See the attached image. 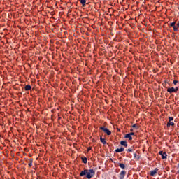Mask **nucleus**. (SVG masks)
Wrapping results in <instances>:
<instances>
[{
    "instance_id": "obj_1",
    "label": "nucleus",
    "mask_w": 179,
    "mask_h": 179,
    "mask_svg": "<svg viewBox=\"0 0 179 179\" xmlns=\"http://www.w3.org/2000/svg\"><path fill=\"white\" fill-rule=\"evenodd\" d=\"M96 173V171L94 169H85L82 171L80 173V177H83L86 176V178L91 179L92 177H94V174Z\"/></svg>"
},
{
    "instance_id": "obj_2",
    "label": "nucleus",
    "mask_w": 179,
    "mask_h": 179,
    "mask_svg": "<svg viewBox=\"0 0 179 179\" xmlns=\"http://www.w3.org/2000/svg\"><path fill=\"white\" fill-rule=\"evenodd\" d=\"M100 129L101 131H103V132H105V134H106V135H111V131H110V129H108L107 127H100Z\"/></svg>"
},
{
    "instance_id": "obj_3",
    "label": "nucleus",
    "mask_w": 179,
    "mask_h": 179,
    "mask_svg": "<svg viewBox=\"0 0 179 179\" xmlns=\"http://www.w3.org/2000/svg\"><path fill=\"white\" fill-rule=\"evenodd\" d=\"M169 26L173 27L174 31H178V27H176V22L171 23Z\"/></svg>"
},
{
    "instance_id": "obj_4",
    "label": "nucleus",
    "mask_w": 179,
    "mask_h": 179,
    "mask_svg": "<svg viewBox=\"0 0 179 179\" xmlns=\"http://www.w3.org/2000/svg\"><path fill=\"white\" fill-rule=\"evenodd\" d=\"M159 155L162 156V159H167V152H163V151H159Z\"/></svg>"
},
{
    "instance_id": "obj_5",
    "label": "nucleus",
    "mask_w": 179,
    "mask_h": 179,
    "mask_svg": "<svg viewBox=\"0 0 179 179\" xmlns=\"http://www.w3.org/2000/svg\"><path fill=\"white\" fill-rule=\"evenodd\" d=\"M157 171H159V169L155 168V170L150 171V175L152 176V177H155V176L157 174Z\"/></svg>"
},
{
    "instance_id": "obj_6",
    "label": "nucleus",
    "mask_w": 179,
    "mask_h": 179,
    "mask_svg": "<svg viewBox=\"0 0 179 179\" xmlns=\"http://www.w3.org/2000/svg\"><path fill=\"white\" fill-rule=\"evenodd\" d=\"M167 92L168 93H176V89L173 87H172L171 88H168Z\"/></svg>"
},
{
    "instance_id": "obj_7",
    "label": "nucleus",
    "mask_w": 179,
    "mask_h": 179,
    "mask_svg": "<svg viewBox=\"0 0 179 179\" xmlns=\"http://www.w3.org/2000/svg\"><path fill=\"white\" fill-rule=\"evenodd\" d=\"M120 145H122V146H124V148H128V143H127V141H120Z\"/></svg>"
},
{
    "instance_id": "obj_8",
    "label": "nucleus",
    "mask_w": 179,
    "mask_h": 179,
    "mask_svg": "<svg viewBox=\"0 0 179 179\" xmlns=\"http://www.w3.org/2000/svg\"><path fill=\"white\" fill-rule=\"evenodd\" d=\"M124 147H121L120 148H117L115 150L116 153H121V152H124Z\"/></svg>"
},
{
    "instance_id": "obj_9",
    "label": "nucleus",
    "mask_w": 179,
    "mask_h": 179,
    "mask_svg": "<svg viewBox=\"0 0 179 179\" xmlns=\"http://www.w3.org/2000/svg\"><path fill=\"white\" fill-rule=\"evenodd\" d=\"M100 141L103 145H107V142L106 141V138H103L102 136L100 137Z\"/></svg>"
},
{
    "instance_id": "obj_10",
    "label": "nucleus",
    "mask_w": 179,
    "mask_h": 179,
    "mask_svg": "<svg viewBox=\"0 0 179 179\" xmlns=\"http://www.w3.org/2000/svg\"><path fill=\"white\" fill-rule=\"evenodd\" d=\"M124 138L129 139V141H132V136L129 134H126Z\"/></svg>"
},
{
    "instance_id": "obj_11",
    "label": "nucleus",
    "mask_w": 179,
    "mask_h": 179,
    "mask_svg": "<svg viewBox=\"0 0 179 179\" xmlns=\"http://www.w3.org/2000/svg\"><path fill=\"white\" fill-rule=\"evenodd\" d=\"M81 160L84 164H86L87 163V158L86 157H81Z\"/></svg>"
},
{
    "instance_id": "obj_12",
    "label": "nucleus",
    "mask_w": 179,
    "mask_h": 179,
    "mask_svg": "<svg viewBox=\"0 0 179 179\" xmlns=\"http://www.w3.org/2000/svg\"><path fill=\"white\" fill-rule=\"evenodd\" d=\"M24 89L27 91L31 90V85H27L25 86Z\"/></svg>"
},
{
    "instance_id": "obj_13",
    "label": "nucleus",
    "mask_w": 179,
    "mask_h": 179,
    "mask_svg": "<svg viewBox=\"0 0 179 179\" xmlns=\"http://www.w3.org/2000/svg\"><path fill=\"white\" fill-rule=\"evenodd\" d=\"M29 160V163L28 164V166L29 167H31V166H33V158H31Z\"/></svg>"
},
{
    "instance_id": "obj_14",
    "label": "nucleus",
    "mask_w": 179,
    "mask_h": 179,
    "mask_svg": "<svg viewBox=\"0 0 179 179\" xmlns=\"http://www.w3.org/2000/svg\"><path fill=\"white\" fill-rule=\"evenodd\" d=\"M80 2L83 6H86V0H80Z\"/></svg>"
},
{
    "instance_id": "obj_15",
    "label": "nucleus",
    "mask_w": 179,
    "mask_h": 179,
    "mask_svg": "<svg viewBox=\"0 0 179 179\" xmlns=\"http://www.w3.org/2000/svg\"><path fill=\"white\" fill-rule=\"evenodd\" d=\"M125 174H127V172L125 171H122L120 172V177H124Z\"/></svg>"
},
{
    "instance_id": "obj_16",
    "label": "nucleus",
    "mask_w": 179,
    "mask_h": 179,
    "mask_svg": "<svg viewBox=\"0 0 179 179\" xmlns=\"http://www.w3.org/2000/svg\"><path fill=\"white\" fill-rule=\"evenodd\" d=\"M171 125L172 127H173L174 122H168L167 124H166V126H167V127H170Z\"/></svg>"
},
{
    "instance_id": "obj_17",
    "label": "nucleus",
    "mask_w": 179,
    "mask_h": 179,
    "mask_svg": "<svg viewBox=\"0 0 179 179\" xmlns=\"http://www.w3.org/2000/svg\"><path fill=\"white\" fill-rule=\"evenodd\" d=\"M119 166L120 167V169H125V164L122 163L119 164Z\"/></svg>"
},
{
    "instance_id": "obj_18",
    "label": "nucleus",
    "mask_w": 179,
    "mask_h": 179,
    "mask_svg": "<svg viewBox=\"0 0 179 179\" xmlns=\"http://www.w3.org/2000/svg\"><path fill=\"white\" fill-rule=\"evenodd\" d=\"M132 128H136V129H138V124H133Z\"/></svg>"
},
{
    "instance_id": "obj_19",
    "label": "nucleus",
    "mask_w": 179,
    "mask_h": 179,
    "mask_svg": "<svg viewBox=\"0 0 179 179\" xmlns=\"http://www.w3.org/2000/svg\"><path fill=\"white\" fill-rule=\"evenodd\" d=\"M90 150H92V147H88L87 148V152H90Z\"/></svg>"
},
{
    "instance_id": "obj_20",
    "label": "nucleus",
    "mask_w": 179,
    "mask_h": 179,
    "mask_svg": "<svg viewBox=\"0 0 179 179\" xmlns=\"http://www.w3.org/2000/svg\"><path fill=\"white\" fill-rule=\"evenodd\" d=\"M169 122H171V121H173V120H174V118H173V117H169Z\"/></svg>"
},
{
    "instance_id": "obj_21",
    "label": "nucleus",
    "mask_w": 179,
    "mask_h": 179,
    "mask_svg": "<svg viewBox=\"0 0 179 179\" xmlns=\"http://www.w3.org/2000/svg\"><path fill=\"white\" fill-rule=\"evenodd\" d=\"M127 152H132L133 150L131 148H129L127 150Z\"/></svg>"
},
{
    "instance_id": "obj_22",
    "label": "nucleus",
    "mask_w": 179,
    "mask_h": 179,
    "mask_svg": "<svg viewBox=\"0 0 179 179\" xmlns=\"http://www.w3.org/2000/svg\"><path fill=\"white\" fill-rule=\"evenodd\" d=\"M177 83H178V80H173V85H177Z\"/></svg>"
},
{
    "instance_id": "obj_23",
    "label": "nucleus",
    "mask_w": 179,
    "mask_h": 179,
    "mask_svg": "<svg viewBox=\"0 0 179 179\" xmlns=\"http://www.w3.org/2000/svg\"><path fill=\"white\" fill-rule=\"evenodd\" d=\"M129 135H131L132 136V135H135V133L131 132V133H129Z\"/></svg>"
},
{
    "instance_id": "obj_24",
    "label": "nucleus",
    "mask_w": 179,
    "mask_h": 179,
    "mask_svg": "<svg viewBox=\"0 0 179 179\" xmlns=\"http://www.w3.org/2000/svg\"><path fill=\"white\" fill-rule=\"evenodd\" d=\"M177 90H178V87H176L175 88V92H177Z\"/></svg>"
},
{
    "instance_id": "obj_25",
    "label": "nucleus",
    "mask_w": 179,
    "mask_h": 179,
    "mask_svg": "<svg viewBox=\"0 0 179 179\" xmlns=\"http://www.w3.org/2000/svg\"><path fill=\"white\" fill-rule=\"evenodd\" d=\"M58 120L59 121V120H61V116L59 115V114H58Z\"/></svg>"
},
{
    "instance_id": "obj_26",
    "label": "nucleus",
    "mask_w": 179,
    "mask_h": 179,
    "mask_svg": "<svg viewBox=\"0 0 179 179\" xmlns=\"http://www.w3.org/2000/svg\"><path fill=\"white\" fill-rule=\"evenodd\" d=\"M176 26H177V27L179 28V21H178V22L176 24Z\"/></svg>"
},
{
    "instance_id": "obj_27",
    "label": "nucleus",
    "mask_w": 179,
    "mask_h": 179,
    "mask_svg": "<svg viewBox=\"0 0 179 179\" xmlns=\"http://www.w3.org/2000/svg\"><path fill=\"white\" fill-rule=\"evenodd\" d=\"M120 179H124V176H120Z\"/></svg>"
},
{
    "instance_id": "obj_28",
    "label": "nucleus",
    "mask_w": 179,
    "mask_h": 179,
    "mask_svg": "<svg viewBox=\"0 0 179 179\" xmlns=\"http://www.w3.org/2000/svg\"><path fill=\"white\" fill-rule=\"evenodd\" d=\"M178 174H179V170L178 171Z\"/></svg>"
},
{
    "instance_id": "obj_29",
    "label": "nucleus",
    "mask_w": 179,
    "mask_h": 179,
    "mask_svg": "<svg viewBox=\"0 0 179 179\" xmlns=\"http://www.w3.org/2000/svg\"><path fill=\"white\" fill-rule=\"evenodd\" d=\"M178 167H179V164H178Z\"/></svg>"
}]
</instances>
